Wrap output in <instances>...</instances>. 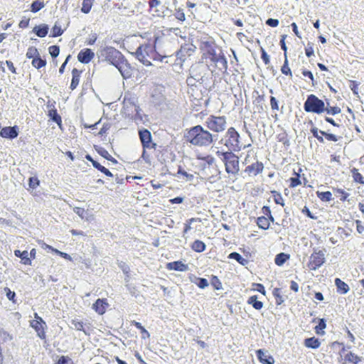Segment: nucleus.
I'll use <instances>...</instances> for the list:
<instances>
[{
	"label": "nucleus",
	"mask_w": 364,
	"mask_h": 364,
	"mask_svg": "<svg viewBox=\"0 0 364 364\" xmlns=\"http://www.w3.org/2000/svg\"><path fill=\"white\" fill-rule=\"evenodd\" d=\"M218 136V134H211L200 124L186 129L183 135L187 142L198 146H208L216 141Z\"/></svg>",
	"instance_id": "nucleus-1"
},
{
	"label": "nucleus",
	"mask_w": 364,
	"mask_h": 364,
	"mask_svg": "<svg viewBox=\"0 0 364 364\" xmlns=\"http://www.w3.org/2000/svg\"><path fill=\"white\" fill-rule=\"evenodd\" d=\"M232 151H218L216 155L224 163L225 171L229 174L236 175L240 171L239 157Z\"/></svg>",
	"instance_id": "nucleus-2"
},
{
	"label": "nucleus",
	"mask_w": 364,
	"mask_h": 364,
	"mask_svg": "<svg viewBox=\"0 0 364 364\" xmlns=\"http://www.w3.org/2000/svg\"><path fill=\"white\" fill-rule=\"evenodd\" d=\"M220 143L228 148L227 151H240L242 147H246L241 143L240 133L234 127L228 129Z\"/></svg>",
	"instance_id": "nucleus-3"
},
{
	"label": "nucleus",
	"mask_w": 364,
	"mask_h": 364,
	"mask_svg": "<svg viewBox=\"0 0 364 364\" xmlns=\"http://www.w3.org/2000/svg\"><path fill=\"white\" fill-rule=\"evenodd\" d=\"M99 58H102V61H107L110 65L117 67L119 62L124 60V55L112 46H105L97 52Z\"/></svg>",
	"instance_id": "nucleus-4"
},
{
	"label": "nucleus",
	"mask_w": 364,
	"mask_h": 364,
	"mask_svg": "<svg viewBox=\"0 0 364 364\" xmlns=\"http://www.w3.org/2000/svg\"><path fill=\"white\" fill-rule=\"evenodd\" d=\"M304 109L308 113L320 114L325 112L326 105L323 100L314 94L309 95L304 103Z\"/></svg>",
	"instance_id": "nucleus-5"
},
{
	"label": "nucleus",
	"mask_w": 364,
	"mask_h": 364,
	"mask_svg": "<svg viewBox=\"0 0 364 364\" xmlns=\"http://www.w3.org/2000/svg\"><path fill=\"white\" fill-rule=\"evenodd\" d=\"M203 124L213 132H220L225 129L226 118L224 116L210 115L206 119Z\"/></svg>",
	"instance_id": "nucleus-6"
},
{
	"label": "nucleus",
	"mask_w": 364,
	"mask_h": 364,
	"mask_svg": "<svg viewBox=\"0 0 364 364\" xmlns=\"http://www.w3.org/2000/svg\"><path fill=\"white\" fill-rule=\"evenodd\" d=\"M326 252L325 249L318 250L316 248H314V252L311 255L309 262L307 264L311 270L318 269L326 262Z\"/></svg>",
	"instance_id": "nucleus-7"
},
{
	"label": "nucleus",
	"mask_w": 364,
	"mask_h": 364,
	"mask_svg": "<svg viewBox=\"0 0 364 364\" xmlns=\"http://www.w3.org/2000/svg\"><path fill=\"white\" fill-rule=\"evenodd\" d=\"M138 134L144 149H156V144L153 141L151 133L149 129H140L138 130Z\"/></svg>",
	"instance_id": "nucleus-8"
},
{
	"label": "nucleus",
	"mask_w": 364,
	"mask_h": 364,
	"mask_svg": "<svg viewBox=\"0 0 364 364\" xmlns=\"http://www.w3.org/2000/svg\"><path fill=\"white\" fill-rule=\"evenodd\" d=\"M30 326L36 331L37 336L41 339L45 340L46 338V329L48 326L43 319L32 320L30 321Z\"/></svg>",
	"instance_id": "nucleus-9"
},
{
	"label": "nucleus",
	"mask_w": 364,
	"mask_h": 364,
	"mask_svg": "<svg viewBox=\"0 0 364 364\" xmlns=\"http://www.w3.org/2000/svg\"><path fill=\"white\" fill-rule=\"evenodd\" d=\"M19 132V128L17 125L4 127L1 128L0 136L9 140H13L18 137Z\"/></svg>",
	"instance_id": "nucleus-10"
},
{
	"label": "nucleus",
	"mask_w": 364,
	"mask_h": 364,
	"mask_svg": "<svg viewBox=\"0 0 364 364\" xmlns=\"http://www.w3.org/2000/svg\"><path fill=\"white\" fill-rule=\"evenodd\" d=\"M124 60H121L119 62V65L115 67L119 71L123 79L127 80L130 78L132 75L133 68L131 66L130 63L128 62L125 56L124 55Z\"/></svg>",
	"instance_id": "nucleus-11"
},
{
	"label": "nucleus",
	"mask_w": 364,
	"mask_h": 364,
	"mask_svg": "<svg viewBox=\"0 0 364 364\" xmlns=\"http://www.w3.org/2000/svg\"><path fill=\"white\" fill-rule=\"evenodd\" d=\"M258 360L262 364H274V358L264 349H258L255 351Z\"/></svg>",
	"instance_id": "nucleus-12"
},
{
	"label": "nucleus",
	"mask_w": 364,
	"mask_h": 364,
	"mask_svg": "<svg viewBox=\"0 0 364 364\" xmlns=\"http://www.w3.org/2000/svg\"><path fill=\"white\" fill-rule=\"evenodd\" d=\"M95 57V53L90 48L81 50L77 55V60L83 64L89 63Z\"/></svg>",
	"instance_id": "nucleus-13"
},
{
	"label": "nucleus",
	"mask_w": 364,
	"mask_h": 364,
	"mask_svg": "<svg viewBox=\"0 0 364 364\" xmlns=\"http://www.w3.org/2000/svg\"><path fill=\"white\" fill-rule=\"evenodd\" d=\"M109 306L107 299L99 298L92 304V309L97 313L99 315H103Z\"/></svg>",
	"instance_id": "nucleus-14"
},
{
	"label": "nucleus",
	"mask_w": 364,
	"mask_h": 364,
	"mask_svg": "<svg viewBox=\"0 0 364 364\" xmlns=\"http://www.w3.org/2000/svg\"><path fill=\"white\" fill-rule=\"evenodd\" d=\"M166 268L168 270L186 272L188 269V264L183 263L182 261L177 260L166 263Z\"/></svg>",
	"instance_id": "nucleus-15"
},
{
	"label": "nucleus",
	"mask_w": 364,
	"mask_h": 364,
	"mask_svg": "<svg viewBox=\"0 0 364 364\" xmlns=\"http://www.w3.org/2000/svg\"><path fill=\"white\" fill-rule=\"evenodd\" d=\"M264 169V165L260 161H257L255 163L252 164L246 167L245 169V172L247 173L250 176L251 174L254 176H257V174L262 172Z\"/></svg>",
	"instance_id": "nucleus-16"
},
{
	"label": "nucleus",
	"mask_w": 364,
	"mask_h": 364,
	"mask_svg": "<svg viewBox=\"0 0 364 364\" xmlns=\"http://www.w3.org/2000/svg\"><path fill=\"white\" fill-rule=\"evenodd\" d=\"M71 328H75L77 331H83L85 335L89 336L90 332V323H84L82 321H79L78 319H73L71 321Z\"/></svg>",
	"instance_id": "nucleus-17"
},
{
	"label": "nucleus",
	"mask_w": 364,
	"mask_h": 364,
	"mask_svg": "<svg viewBox=\"0 0 364 364\" xmlns=\"http://www.w3.org/2000/svg\"><path fill=\"white\" fill-rule=\"evenodd\" d=\"M49 31V26L46 23H41L33 27L32 32L39 38L46 37Z\"/></svg>",
	"instance_id": "nucleus-18"
},
{
	"label": "nucleus",
	"mask_w": 364,
	"mask_h": 364,
	"mask_svg": "<svg viewBox=\"0 0 364 364\" xmlns=\"http://www.w3.org/2000/svg\"><path fill=\"white\" fill-rule=\"evenodd\" d=\"M14 255L21 259V263L25 265H32L31 257H28V252L27 250L21 251L20 250H15L14 252Z\"/></svg>",
	"instance_id": "nucleus-19"
},
{
	"label": "nucleus",
	"mask_w": 364,
	"mask_h": 364,
	"mask_svg": "<svg viewBox=\"0 0 364 364\" xmlns=\"http://www.w3.org/2000/svg\"><path fill=\"white\" fill-rule=\"evenodd\" d=\"M69 23H70V21H68V22L66 23V27L64 29H63L61 28V24L59 22V21H55L54 26L51 28L50 36L53 37V38H56V37H59V36H62L65 30L69 26Z\"/></svg>",
	"instance_id": "nucleus-20"
},
{
	"label": "nucleus",
	"mask_w": 364,
	"mask_h": 364,
	"mask_svg": "<svg viewBox=\"0 0 364 364\" xmlns=\"http://www.w3.org/2000/svg\"><path fill=\"white\" fill-rule=\"evenodd\" d=\"M334 284L336 287V291L340 294H346L350 291V287L348 284L340 278H336Z\"/></svg>",
	"instance_id": "nucleus-21"
},
{
	"label": "nucleus",
	"mask_w": 364,
	"mask_h": 364,
	"mask_svg": "<svg viewBox=\"0 0 364 364\" xmlns=\"http://www.w3.org/2000/svg\"><path fill=\"white\" fill-rule=\"evenodd\" d=\"M94 149L99 155L107 161H111L114 164H117L118 163V161L112 157L105 148L98 145H94Z\"/></svg>",
	"instance_id": "nucleus-22"
},
{
	"label": "nucleus",
	"mask_w": 364,
	"mask_h": 364,
	"mask_svg": "<svg viewBox=\"0 0 364 364\" xmlns=\"http://www.w3.org/2000/svg\"><path fill=\"white\" fill-rule=\"evenodd\" d=\"M188 278L191 282L196 284L200 289H205L209 285L208 281L205 278L198 277L193 274H191Z\"/></svg>",
	"instance_id": "nucleus-23"
},
{
	"label": "nucleus",
	"mask_w": 364,
	"mask_h": 364,
	"mask_svg": "<svg viewBox=\"0 0 364 364\" xmlns=\"http://www.w3.org/2000/svg\"><path fill=\"white\" fill-rule=\"evenodd\" d=\"M47 115L50 120L56 123L58 126L61 128L62 127V118L61 116L58 113L56 108H53L50 110H48Z\"/></svg>",
	"instance_id": "nucleus-24"
},
{
	"label": "nucleus",
	"mask_w": 364,
	"mask_h": 364,
	"mask_svg": "<svg viewBox=\"0 0 364 364\" xmlns=\"http://www.w3.org/2000/svg\"><path fill=\"white\" fill-rule=\"evenodd\" d=\"M304 345L308 348L317 349L320 347L321 342L318 338L313 336L305 338Z\"/></svg>",
	"instance_id": "nucleus-25"
},
{
	"label": "nucleus",
	"mask_w": 364,
	"mask_h": 364,
	"mask_svg": "<svg viewBox=\"0 0 364 364\" xmlns=\"http://www.w3.org/2000/svg\"><path fill=\"white\" fill-rule=\"evenodd\" d=\"M82 71L77 68H73L72 70V80L70 85L71 90H74L78 85Z\"/></svg>",
	"instance_id": "nucleus-26"
},
{
	"label": "nucleus",
	"mask_w": 364,
	"mask_h": 364,
	"mask_svg": "<svg viewBox=\"0 0 364 364\" xmlns=\"http://www.w3.org/2000/svg\"><path fill=\"white\" fill-rule=\"evenodd\" d=\"M290 259V255L286 252H279L274 257V263L282 267L284 263Z\"/></svg>",
	"instance_id": "nucleus-27"
},
{
	"label": "nucleus",
	"mask_w": 364,
	"mask_h": 364,
	"mask_svg": "<svg viewBox=\"0 0 364 364\" xmlns=\"http://www.w3.org/2000/svg\"><path fill=\"white\" fill-rule=\"evenodd\" d=\"M247 303L251 305L256 310H261L263 308V302L258 300L257 295H253L248 298Z\"/></svg>",
	"instance_id": "nucleus-28"
},
{
	"label": "nucleus",
	"mask_w": 364,
	"mask_h": 364,
	"mask_svg": "<svg viewBox=\"0 0 364 364\" xmlns=\"http://www.w3.org/2000/svg\"><path fill=\"white\" fill-rule=\"evenodd\" d=\"M228 257L229 259L237 261L242 266H246L249 264V260L243 258L242 255L237 252H232L230 253Z\"/></svg>",
	"instance_id": "nucleus-29"
},
{
	"label": "nucleus",
	"mask_w": 364,
	"mask_h": 364,
	"mask_svg": "<svg viewBox=\"0 0 364 364\" xmlns=\"http://www.w3.org/2000/svg\"><path fill=\"white\" fill-rule=\"evenodd\" d=\"M326 328V320L324 318H318V323L314 327L315 333L317 335L323 336L325 334L324 329Z\"/></svg>",
	"instance_id": "nucleus-30"
},
{
	"label": "nucleus",
	"mask_w": 364,
	"mask_h": 364,
	"mask_svg": "<svg viewBox=\"0 0 364 364\" xmlns=\"http://www.w3.org/2000/svg\"><path fill=\"white\" fill-rule=\"evenodd\" d=\"M191 249L196 252H203L206 249V245L204 242L200 240H196L191 245Z\"/></svg>",
	"instance_id": "nucleus-31"
},
{
	"label": "nucleus",
	"mask_w": 364,
	"mask_h": 364,
	"mask_svg": "<svg viewBox=\"0 0 364 364\" xmlns=\"http://www.w3.org/2000/svg\"><path fill=\"white\" fill-rule=\"evenodd\" d=\"M132 325H133L134 326H135L137 329H139L140 331V333H141V338L142 339H146V338H149L150 337V333H149V331L141 325V323L138 322V321H132Z\"/></svg>",
	"instance_id": "nucleus-32"
},
{
	"label": "nucleus",
	"mask_w": 364,
	"mask_h": 364,
	"mask_svg": "<svg viewBox=\"0 0 364 364\" xmlns=\"http://www.w3.org/2000/svg\"><path fill=\"white\" fill-rule=\"evenodd\" d=\"M46 60L43 58L41 55L32 60L31 64L36 69L39 70L46 65Z\"/></svg>",
	"instance_id": "nucleus-33"
},
{
	"label": "nucleus",
	"mask_w": 364,
	"mask_h": 364,
	"mask_svg": "<svg viewBox=\"0 0 364 364\" xmlns=\"http://www.w3.org/2000/svg\"><path fill=\"white\" fill-rule=\"evenodd\" d=\"M362 358L358 355H355L354 353L350 351L345 355V360L349 363H352L353 364H358L360 362Z\"/></svg>",
	"instance_id": "nucleus-34"
},
{
	"label": "nucleus",
	"mask_w": 364,
	"mask_h": 364,
	"mask_svg": "<svg viewBox=\"0 0 364 364\" xmlns=\"http://www.w3.org/2000/svg\"><path fill=\"white\" fill-rule=\"evenodd\" d=\"M257 224L260 229L264 230L269 228V222L265 216H260L257 218Z\"/></svg>",
	"instance_id": "nucleus-35"
},
{
	"label": "nucleus",
	"mask_w": 364,
	"mask_h": 364,
	"mask_svg": "<svg viewBox=\"0 0 364 364\" xmlns=\"http://www.w3.org/2000/svg\"><path fill=\"white\" fill-rule=\"evenodd\" d=\"M317 197L323 202H328L332 199V193L331 191H317Z\"/></svg>",
	"instance_id": "nucleus-36"
},
{
	"label": "nucleus",
	"mask_w": 364,
	"mask_h": 364,
	"mask_svg": "<svg viewBox=\"0 0 364 364\" xmlns=\"http://www.w3.org/2000/svg\"><path fill=\"white\" fill-rule=\"evenodd\" d=\"M196 46L193 43H184L181 46V52H186L187 55L190 56L195 52Z\"/></svg>",
	"instance_id": "nucleus-37"
},
{
	"label": "nucleus",
	"mask_w": 364,
	"mask_h": 364,
	"mask_svg": "<svg viewBox=\"0 0 364 364\" xmlns=\"http://www.w3.org/2000/svg\"><path fill=\"white\" fill-rule=\"evenodd\" d=\"M351 173L353 178V181L355 183L364 185V178L359 173L358 169H357L356 168H353L351 169Z\"/></svg>",
	"instance_id": "nucleus-38"
},
{
	"label": "nucleus",
	"mask_w": 364,
	"mask_h": 364,
	"mask_svg": "<svg viewBox=\"0 0 364 364\" xmlns=\"http://www.w3.org/2000/svg\"><path fill=\"white\" fill-rule=\"evenodd\" d=\"M45 6L44 2L41 0H34L31 4V11L37 13Z\"/></svg>",
	"instance_id": "nucleus-39"
},
{
	"label": "nucleus",
	"mask_w": 364,
	"mask_h": 364,
	"mask_svg": "<svg viewBox=\"0 0 364 364\" xmlns=\"http://www.w3.org/2000/svg\"><path fill=\"white\" fill-rule=\"evenodd\" d=\"M281 72L282 74L287 76H292V72L289 66V60L287 58V55L284 56V63L281 68Z\"/></svg>",
	"instance_id": "nucleus-40"
},
{
	"label": "nucleus",
	"mask_w": 364,
	"mask_h": 364,
	"mask_svg": "<svg viewBox=\"0 0 364 364\" xmlns=\"http://www.w3.org/2000/svg\"><path fill=\"white\" fill-rule=\"evenodd\" d=\"M264 101V95H259L255 100L254 102L256 105V109L259 113L264 111L262 102Z\"/></svg>",
	"instance_id": "nucleus-41"
},
{
	"label": "nucleus",
	"mask_w": 364,
	"mask_h": 364,
	"mask_svg": "<svg viewBox=\"0 0 364 364\" xmlns=\"http://www.w3.org/2000/svg\"><path fill=\"white\" fill-rule=\"evenodd\" d=\"M40 53L38 50V49L34 46H30L26 52V56L28 59H32L36 58L37 56H39Z\"/></svg>",
	"instance_id": "nucleus-42"
},
{
	"label": "nucleus",
	"mask_w": 364,
	"mask_h": 364,
	"mask_svg": "<svg viewBox=\"0 0 364 364\" xmlns=\"http://www.w3.org/2000/svg\"><path fill=\"white\" fill-rule=\"evenodd\" d=\"M93 1L94 0H83L81 11L85 14L90 13L92 6Z\"/></svg>",
	"instance_id": "nucleus-43"
},
{
	"label": "nucleus",
	"mask_w": 364,
	"mask_h": 364,
	"mask_svg": "<svg viewBox=\"0 0 364 364\" xmlns=\"http://www.w3.org/2000/svg\"><path fill=\"white\" fill-rule=\"evenodd\" d=\"M281 289L280 288H274L272 291V294L276 299V304L279 306L282 304L284 301L282 296L280 294Z\"/></svg>",
	"instance_id": "nucleus-44"
},
{
	"label": "nucleus",
	"mask_w": 364,
	"mask_h": 364,
	"mask_svg": "<svg viewBox=\"0 0 364 364\" xmlns=\"http://www.w3.org/2000/svg\"><path fill=\"white\" fill-rule=\"evenodd\" d=\"M215 63H219L220 65H221V67L219 68L220 70H222V69H224L225 70H227L228 60L223 53H221L218 55V59L217 60V61Z\"/></svg>",
	"instance_id": "nucleus-45"
},
{
	"label": "nucleus",
	"mask_w": 364,
	"mask_h": 364,
	"mask_svg": "<svg viewBox=\"0 0 364 364\" xmlns=\"http://www.w3.org/2000/svg\"><path fill=\"white\" fill-rule=\"evenodd\" d=\"M294 174L296 175L295 177H291L289 178V187L290 188H295L299 185L301 184V181L300 179V175L299 173H296L295 171H294Z\"/></svg>",
	"instance_id": "nucleus-46"
},
{
	"label": "nucleus",
	"mask_w": 364,
	"mask_h": 364,
	"mask_svg": "<svg viewBox=\"0 0 364 364\" xmlns=\"http://www.w3.org/2000/svg\"><path fill=\"white\" fill-rule=\"evenodd\" d=\"M117 265H118L119 268L121 269L122 272L125 274V276H127V277H129V272H130L129 266L126 262H124L123 261H118Z\"/></svg>",
	"instance_id": "nucleus-47"
},
{
	"label": "nucleus",
	"mask_w": 364,
	"mask_h": 364,
	"mask_svg": "<svg viewBox=\"0 0 364 364\" xmlns=\"http://www.w3.org/2000/svg\"><path fill=\"white\" fill-rule=\"evenodd\" d=\"M4 292L6 293V298L12 301L14 304L16 303V292L14 291H11L9 287H5L4 289Z\"/></svg>",
	"instance_id": "nucleus-48"
},
{
	"label": "nucleus",
	"mask_w": 364,
	"mask_h": 364,
	"mask_svg": "<svg viewBox=\"0 0 364 364\" xmlns=\"http://www.w3.org/2000/svg\"><path fill=\"white\" fill-rule=\"evenodd\" d=\"M28 185L30 188L36 189L40 185V180L36 176H31L28 179Z\"/></svg>",
	"instance_id": "nucleus-49"
},
{
	"label": "nucleus",
	"mask_w": 364,
	"mask_h": 364,
	"mask_svg": "<svg viewBox=\"0 0 364 364\" xmlns=\"http://www.w3.org/2000/svg\"><path fill=\"white\" fill-rule=\"evenodd\" d=\"M274 197V201L276 204L281 205L282 206H284V202L281 193L277 191H272Z\"/></svg>",
	"instance_id": "nucleus-50"
},
{
	"label": "nucleus",
	"mask_w": 364,
	"mask_h": 364,
	"mask_svg": "<svg viewBox=\"0 0 364 364\" xmlns=\"http://www.w3.org/2000/svg\"><path fill=\"white\" fill-rule=\"evenodd\" d=\"M210 284L216 290H220L222 289V283L217 276L212 275Z\"/></svg>",
	"instance_id": "nucleus-51"
},
{
	"label": "nucleus",
	"mask_w": 364,
	"mask_h": 364,
	"mask_svg": "<svg viewBox=\"0 0 364 364\" xmlns=\"http://www.w3.org/2000/svg\"><path fill=\"white\" fill-rule=\"evenodd\" d=\"M202 159L208 165V168L209 171L210 170V168H215V170L217 169V166H213L215 159L213 156L208 155L207 156L203 157Z\"/></svg>",
	"instance_id": "nucleus-52"
},
{
	"label": "nucleus",
	"mask_w": 364,
	"mask_h": 364,
	"mask_svg": "<svg viewBox=\"0 0 364 364\" xmlns=\"http://www.w3.org/2000/svg\"><path fill=\"white\" fill-rule=\"evenodd\" d=\"M320 134L323 136L328 141L336 142L338 140V136L334 134L328 133L323 130L320 131Z\"/></svg>",
	"instance_id": "nucleus-53"
},
{
	"label": "nucleus",
	"mask_w": 364,
	"mask_h": 364,
	"mask_svg": "<svg viewBox=\"0 0 364 364\" xmlns=\"http://www.w3.org/2000/svg\"><path fill=\"white\" fill-rule=\"evenodd\" d=\"M49 54L53 58H55L59 55L60 46L58 45H53L48 48Z\"/></svg>",
	"instance_id": "nucleus-54"
},
{
	"label": "nucleus",
	"mask_w": 364,
	"mask_h": 364,
	"mask_svg": "<svg viewBox=\"0 0 364 364\" xmlns=\"http://www.w3.org/2000/svg\"><path fill=\"white\" fill-rule=\"evenodd\" d=\"M301 73L304 77H306L311 80L313 86L317 85V82L315 81L314 75L311 71L304 68L301 70Z\"/></svg>",
	"instance_id": "nucleus-55"
},
{
	"label": "nucleus",
	"mask_w": 364,
	"mask_h": 364,
	"mask_svg": "<svg viewBox=\"0 0 364 364\" xmlns=\"http://www.w3.org/2000/svg\"><path fill=\"white\" fill-rule=\"evenodd\" d=\"M177 173L186 177V180L188 181H191L194 178V176L193 174L187 173L181 166L178 168Z\"/></svg>",
	"instance_id": "nucleus-56"
},
{
	"label": "nucleus",
	"mask_w": 364,
	"mask_h": 364,
	"mask_svg": "<svg viewBox=\"0 0 364 364\" xmlns=\"http://www.w3.org/2000/svg\"><path fill=\"white\" fill-rule=\"evenodd\" d=\"M325 112L330 115H336L341 113V109L338 106L326 107Z\"/></svg>",
	"instance_id": "nucleus-57"
},
{
	"label": "nucleus",
	"mask_w": 364,
	"mask_h": 364,
	"mask_svg": "<svg viewBox=\"0 0 364 364\" xmlns=\"http://www.w3.org/2000/svg\"><path fill=\"white\" fill-rule=\"evenodd\" d=\"M333 191L335 193H338L341 195L340 200L341 201H346L348 199V197L349 196V193H346L344 190L342 188H333Z\"/></svg>",
	"instance_id": "nucleus-58"
},
{
	"label": "nucleus",
	"mask_w": 364,
	"mask_h": 364,
	"mask_svg": "<svg viewBox=\"0 0 364 364\" xmlns=\"http://www.w3.org/2000/svg\"><path fill=\"white\" fill-rule=\"evenodd\" d=\"M55 364H75L73 360L67 355H61Z\"/></svg>",
	"instance_id": "nucleus-59"
},
{
	"label": "nucleus",
	"mask_w": 364,
	"mask_h": 364,
	"mask_svg": "<svg viewBox=\"0 0 364 364\" xmlns=\"http://www.w3.org/2000/svg\"><path fill=\"white\" fill-rule=\"evenodd\" d=\"M360 82L355 80H350L349 87L352 90L354 95L358 96V85Z\"/></svg>",
	"instance_id": "nucleus-60"
},
{
	"label": "nucleus",
	"mask_w": 364,
	"mask_h": 364,
	"mask_svg": "<svg viewBox=\"0 0 364 364\" xmlns=\"http://www.w3.org/2000/svg\"><path fill=\"white\" fill-rule=\"evenodd\" d=\"M0 338H1L4 342H6L7 341H11L13 337L0 327Z\"/></svg>",
	"instance_id": "nucleus-61"
},
{
	"label": "nucleus",
	"mask_w": 364,
	"mask_h": 364,
	"mask_svg": "<svg viewBox=\"0 0 364 364\" xmlns=\"http://www.w3.org/2000/svg\"><path fill=\"white\" fill-rule=\"evenodd\" d=\"M313 43L309 42L305 48V54L308 58H310L314 55V50L313 48Z\"/></svg>",
	"instance_id": "nucleus-62"
},
{
	"label": "nucleus",
	"mask_w": 364,
	"mask_h": 364,
	"mask_svg": "<svg viewBox=\"0 0 364 364\" xmlns=\"http://www.w3.org/2000/svg\"><path fill=\"white\" fill-rule=\"evenodd\" d=\"M301 213L303 214H304L307 218H309L311 219H313V220H316L317 219V217L316 215H314L311 212V210H309V208L305 205L302 210H301Z\"/></svg>",
	"instance_id": "nucleus-63"
},
{
	"label": "nucleus",
	"mask_w": 364,
	"mask_h": 364,
	"mask_svg": "<svg viewBox=\"0 0 364 364\" xmlns=\"http://www.w3.org/2000/svg\"><path fill=\"white\" fill-rule=\"evenodd\" d=\"M260 52L262 61L265 65H268L270 63L269 55L263 48H261Z\"/></svg>",
	"instance_id": "nucleus-64"
}]
</instances>
